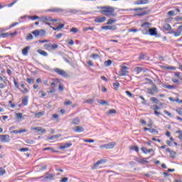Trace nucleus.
Wrapping results in <instances>:
<instances>
[{
    "instance_id": "27",
    "label": "nucleus",
    "mask_w": 182,
    "mask_h": 182,
    "mask_svg": "<svg viewBox=\"0 0 182 182\" xmlns=\"http://www.w3.org/2000/svg\"><path fill=\"white\" fill-rule=\"evenodd\" d=\"M59 48V45L54 43L53 45H50V50H55V49H58Z\"/></svg>"
},
{
    "instance_id": "8",
    "label": "nucleus",
    "mask_w": 182,
    "mask_h": 182,
    "mask_svg": "<svg viewBox=\"0 0 182 182\" xmlns=\"http://www.w3.org/2000/svg\"><path fill=\"white\" fill-rule=\"evenodd\" d=\"M127 68L126 65L122 66V70L119 71V76H126L127 73H129V71H127Z\"/></svg>"
},
{
    "instance_id": "32",
    "label": "nucleus",
    "mask_w": 182,
    "mask_h": 182,
    "mask_svg": "<svg viewBox=\"0 0 182 182\" xmlns=\"http://www.w3.org/2000/svg\"><path fill=\"white\" fill-rule=\"evenodd\" d=\"M129 149L134 151H136V153H139V146H129Z\"/></svg>"
},
{
    "instance_id": "55",
    "label": "nucleus",
    "mask_w": 182,
    "mask_h": 182,
    "mask_svg": "<svg viewBox=\"0 0 182 182\" xmlns=\"http://www.w3.org/2000/svg\"><path fill=\"white\" fill-rule=\"evenodd\" d=\"M5 173H6V171H5V169H4V168H0V176H4V174H5Z\"/></svg>"
},
{
    "instance_id": "61",
    "label": "nucleus",
    "mask_w": 182,
    "mask_h": 182,
    "mask_svg": "<svg viewBox=\"0 0 182 182\" xmlns=\"http://www.w3.org/2000/svg\"><path fill=\"white\" fill-rule=\"evenodd\" d=\"M149 133H151V134H153V133H156V134L159 133V131H157V130H156L154 129H149Z\"/></svg>"
},
{
    "instance_id": "31",
    "label": "nucleus",
    "mask_w": 182,
    "mask_h": 182,
    "mask_svg": "<svg viewBox=\"0 0 182 182\" xmlns=\"http://www.w3.org/2000/svg\"><path fill=\"white\" fill-rule=\"evenodd\" d=\"M24 18H28V19H31L32 21H36V19H39V16H25Z\"/></svg>"
},
{
    "instance_id": "41",
    "label": "nucleus",
    "mask_w": 182,
    "mask_h": 182,
    "mask_svg": "<svg viewBox=\"0 0 182 182\" xmlns=\"http://www.w3.org/2000/svg\"><path fill=\"white\" fill-rule=\"evenodd\" d=\"M149 13L147 11H144L141 14H136L134 16H144V15H147Z\"/></svg>"
},
{
    "instance_id": "43",
    "label": "nucleus",
    "mask_w": 182,
    "mask_h": 182,
    "mask_svg": "<svg viewBox=\"0 0 182 182\" xmlns=\"http://www.w3.org/2000/svg\"><path fill=\"white\" fill-rule=\"evenodd\" d=\"M22 117H23V115L22 114V113L19 112L16 114V118L19 120V119H22Z\"/></svg>"
},
{
    "instance_id": "3",
    "label": "nucleus",
    "mask_w": 182,
    "mask_h": 182,
    "mask_svg": "<svg viewBox=\"0 0 182 182\" xmlns=\"http://www.w3.org/2000/svg\"><path fill=\"white\" fill-rule=\"evenodd\" d=\"M9 83V80H8L6 77L0 76V89H5Z\"/></svg>"
},
{
    "instance_id": "45",
    "label": "nucleus",
    "mask_w": 182,
    "mask_h": 182,
    "mask_svg": "<svg viewBox=\"0 0 182 182\" xmlns=\"http://www.w3.org/2000/svg\"><path fill=\"white\" fill-rule=\"evenodd\" d=\"M44 49L50 52V44H45Z\"/></svg>"
},
{
    "instance_id": "36",
    "label": "nucleus",
    "mask_w": 182,
    "mask_h": 182,
    "mask_svg": "<svg viewBox=\"0 0 182 182\" xmlns=\"http://www.w3.org/2000/svg\"><path fill=\"white\" fill-rule=\"evenodd\" d=\"M176 134H178V139L182 141V131L181 130H178L176 132Z\"/></svg>"
},
{
    "instance_id": "6",
    "label": "nucleus",
    "mask_w": 182,
    "mask_h": 182,
    "mask_svg": "<svg viewBox=\"0 0 182 182\" xmlns=\"http://www.w3.org/2000/svg\"><path fill=\"white\" fill-rule=\"evenodd\" d=\"M105 163H107V159H100L97 161L92 166V170H96L97 167H99L100 164H105Z\"/></svg>"
},
{
    "instance_id": "38",
    "label": "nucleus",
    "mask_w": 182,
    "mask_h": 182,
    "mask_svg": "<svg viewBox=\"0 0 182 182\" xmlns=\"http://www.w3.org/2000/svg\"><path fill=\"white\" fill-rule=\"evenodd\" d=\"M164 113L165 114H166L168 117H171V118L173 117V114H171V112H170L166 109L164 110Z\"/></svg>"
},
{
    "instance_id": "48",
    "label": "nucleus",
    "mask_w": 182,
    "mask_h": 182,
    "mask_svg": "<svg viewBox=\"0 0 182 182\" xmlns=\"http://www.w3.org/2000/svg\"><path fill=\"white\" fill-rule=\"evenodd\" d=\"M144 58H146V54L141 53L139 55V60H143V59H144Z\"/></svg>"
},
{
    "instance_id": "24",
    "label": "nucleus",
    "mask_w": 182,
    "mask_h": 182,
    "mask_svg": "<svg viewBox=\"0 0 182 182\" xmlns=\"http://www.w3.org/2000/svg\"><path fill=\"white\" fill-rule=\"evenodd\" d=\"M29 102V97L28 96H26L23 97V99L22 100V105L23 106H28V102Z\"/></svg>"
},
{
    "instance_id": "28",
    "label": "nucleus",
    "mask_w": 182,
    "mask_h": 182,
    "mask_svg": "<svg viewBox=\"0 0 182 182\" xmlns=\"http://www.w3.org/2000/svg\"><path fill=\"white\" fill-rule=\"evenodd\" d=\"M163 28L165 31H171V26L168 23L164 24Z\"/></svg>"
},
{
    "instance_id": "56",
    "label": "nucleus",
    "mask_w": 182,
    "mask_h": 182,
    "mask_svg": "<svg viewBox=\"0 0 182 182\" xmlns=\"http://www.w3.org/2000/svg\"><path fill=\"white\" fill-rule=\"evenodd\" d=\"M77 28H70V32H71L72 33H77Z\"/></svg>"
},
{
    "instance_id": "59",
    "label": "nucleus",
    "mask_w": 182,
    "mask_h": 182,
    "mask_svg": "<svg viewBox=\"0 0 182 182\" xmlns=\"http://www.w3.org/2000/svg\"><path fill=\"white\" fill-rule=\"evenodd\" d=\"M17 25H19V23L15 22V23H12L11 24V26H9L10 29L12 28H15V26H16Z\"/></svg>"
},
{
    "instance_id": "64",
    "label": "nucleus",
    "mask_w": 182,
    "mask_h": 182,
    "mask_svg": "<svg viewBox=\"0 0 182 182\" xmlns=\"http://www.w3.org/2000/svg\"><path fill=\"white\" fill-rule=\"evenodd\" d=\"M69 178H63L60 182H67L68 181Z\"/></svg>"
},
{
    "instance_id": "49",
    "label": "nucleus",
    "mask_w": 182,
    "mask_h": 182,
    "mask_svg": "<svg viewBox=\"0 0 182 182\" xmlns=\"http://www.w3.org/2000/svg\"><path fill=\"white\" fill-rule=\"evenodd\" d=\"M112 60H107L105 61V66H110L112 65Z\"/></svg>"
},
{
    "instance_id": "53",
    "label": "nucleus",
    "mask_w": 182,
    "mask_h": 182,
    "mask_svg": "<svg viewBox=\"0 0 182 182\" xmlns=\"http://www.w3.org/2000/svg\"><path fill=\"white\" fill-rule=\"evenodd\" d=\"M39 94L41 95V97H45L46 96V92L43 90H40Z\"/></svg>"
},
{
    "instance_id": "12",
    "label": "nucleus",
    "mask_w": 182,
    "mask_h": 182,
    "mask_svg": "<svg viewBox=\"0 0 182 182\" xmlns=\"http://www.w3.org/2000/svg\"><path fill=\"white\" fill-rule=\"evenodd\" d=\"M150 159V157H147V158H143L141 159H136L137 163H139V164H149V161H147Z\"/></svg>"
},
{
    "instance_id": "17",
    "label": "nucleus",
    "mask_w": 182,
    "mask_h": 182,
    "mask_svg": "<svg viewBox=\"0 0 182 182\" xmlns=\"http://www.w3.org/2000/svg\"><path fill=\"white\" fill-rule=\"evenodd\" d=\"M71 124L74 126H77L80 124V119H79V117H76L75 118H74L71 122Z\"/></svg>"
},
{
    "instance_id": "35",
    "label": "nucleus",
    "mask_w": 182,
    "mask_h": 182,
    "mask_svg": "<svg viewBox=\"0 0 182 182\" xmlns=\"http://www.w3.org/2000/svg\"><path fill=\"white\" fill-rule=\"evenodd\" d=\"M113 23H116V20H114V18L108 19L107 25H113Z\"/></svg>"
},
{
    "instance_id": "52",
    "label": "nucleus",
    "mask_w": 182,
    "mask_h": 182,
    "mask_svg": "<svg viewBox=\"0 0 182 182\" xmlns=\"http://www.w3.org/2000/svg\"><path fill=\"white\" fill-rule=\"evenodd\" d=\"M65 42H67L68 43V45H71V46L75 45V41H73V40H72V39L66 40Z\"/></svg>"
},
{
    "instance_id": "1",
    "label": "nucleus",
    "mask_w": 182,
    "mask_h": 182,
    "mask_svg": "<svg viewBox=\"0 0 182 182\" xmlns=\"http://www.w3.org/2000/svg\"><path fill=\"white\" fill-rule=\"evenodd\" d=\"M114 7L109 6L100 7V14L105 15V16H117V14L114 13Z\"/></svg>"
},
{
    "instance_id": "40",
    "label": "nucleus",
    "mask_w": 182,
    "mask_h": 182,
    "mask_svg": "<svg viewBox=\"0 0 182 182\" xmlns=\"http://www.w3.org/2000/svg\"><path fill=\"white\" fill-rule=\"evenodd\" d=\"M90 58H92V59H94V60H96V59H99V58H100V55L94 53L90 56Z\"/></svg>"
},
{
    "instance_id": "22",
    "label": "nucleus",
    "mask_w": 182,
    "mask_h": 182,
    "mask_svg": "<svg viewBox=\"0 0 182 182\" xmlns=\"http://www.w3.org/2000/svg\"><path fill=\"white\" fill-rule=\"evenodd\" d=\"M141 151L143 152L144 154H147L148 153H152V151H154L153 149H147L145 147H141Z\"/></svg>"
},
{
    "instance_id": "44",
    "label": "nucleus",
    "mask_w": 182,
    "mask_h": 182,
    "mask_svg": "<svg viewBox=\"0 0 182 182\" xmlns=\"http://www.w3.org/2000/svg\"><path fill=\"white\" fill-rule=\"evenodd\" d=\"M155 93L159 92V87L157 85H153L152 88H151Z\"/></svg>"
},
{
    "instance_id": "63",
    "label": "nucleus",
    "mask_w": 182,
    "mask_h": 182,
    "mask_svg": "<svg viewBox=\"0 0 182 182\" xmlns=\"http://www.w3.org/2000/svg\"><path fill=\"white\" fill-rule=\"evenodd\" d=\"M148 93L149 95H154L156 92L151 88H149L148 89Z\"/></svg>"
},
{
    "instance_id": "62",
    "label": "nucleus",
    "mask_w": 182,
    "mask_h": 182,
    "mask_svg": "<svg viewBox=\"0 0 182 182\" xmlns=\"http://www.w3.org/2000/svg\"><path fill=\"white\" fill-rule=\"evenodd\" d=\"M152 109H153V110H154V112H156L157 110H160V108H159V107L158 105H154L152 107Z\"/></svg>"
},
{
    "instance_id": "5",
    "label": "nucleus",
    "mask_w": 182,
    "mask_h": 182,
    "mask_svg": "<svg viewBox=\"0 0 182 182\" xmlns=\"http://www.w3.org/2000/svg\"><path fill=\"white\" fill-rule=\"evenodd\" d=\"M0 141L1 143H9L11 141V136L8 134L0 135Z\"/></svg>"
},
{
    "instance_id": "9",
    "label": "nucleus",
    "mask_w": 182,
    "mask_h": 182,
    "mask_svg": "<svg viewBox=\"0 0 182 182\" xmlns=\"http://www.w3.org/2000/svg\"><path fill=\"white\" fill-rule=\"evenodd\" d=\"M134 71L136 72L137 75H139V73H141V72H144V73H146V72H149V69L136 67L134 68Z\"/></svg>"
},
{
    "instance_id": "33",
    "label": "nucleus",
    "mask_w": 182,
    "mask_h": 182,
    "mask_svg": "<svg viewBox=\"0 0 182 182\" xmlns=\"http://www.w3.org/2000/svg\"><path fill=\"white\" fill-rule=\"evenodd\" d=\"M164 87H165V89H169L170 90H173V89H176V85H165Z\"/></svg>"
},
{
    "instance_id": "60",
    "label": "nucleus",
    "mask_w": 182,
    "mask_h": 182,
    "mask_svg": "<svg viewBox=\"0 0 182 182\" xmlns=\"http://www.w3.org/2000/svg\"><path fill=\"white\" fill-rule=\"evenodd\" d=\"M83 141H85V143H95L93 139H83Z\"/></svg>"
},
{
    "instance_id": "42",
    "label": "nucleus",
    "mask_w": 182,
    "mask_h": 182,
    "mask_svg": "<svg viewBox=\"0 0 182 182\" xmlns=\"http://www.w3.org/2000/svg\"><path fill=\"white\" fill-rule=\"evenodd\" d=\"M114 88L115 89V90H117V89H119V87H120V84L118 82H116L113 84Z\"/></svg>"
},
{
    "instance_id": "19",
    "label": "nucleus",
    "mask_w": 182,
    "mask_h": 182,
    "mask_svg": "<svg viewBox=\"0 0 182 182\" xmlns=\"http://www.w3.org/2000/svg\"><path fill=\"white\" fill-rule=\"evenodd\" d=\"M30 50H31V46H26L24 48H23L21 52L23 56H28V53Z\"/></svg>"
},
{
    "instance_id": "26",
    "label": "nucleus",
    "mask_w": 182,
    "mask_h": 182,
    "mask_svg": "<svg viewBox=\"0 0 182 182\" xmlns=\"http://www.w3.org/2000/svg\"><path fill=\"white\" fill-rule=\"evenodd\" d=\"M34 116L35 117H37V119H40V117H42V116H45V111L37 112L34 114Z\"/></svg>"
},
{
    "instance_id": "54",
    "label": "nucleus",
    "mask_w": 182,
    "mask_h": 182,
    "mask_svg": "<svg viewBox=\"0 0 182 182\" xmlns=\"http://www.w3.org/2000/svg\"><path fill=\"white\" fill-rule=\"evenodd\" d=\"M9 104L10 105L11 109H15L16 107V105H15V104H14L11 100L9 101Z\"/></svg>"
},
{
    "instance_id": "11",
    "label": "nucleus",
    "mask_w": 182,
    "mask_h": 182,
    "mask_svg": "<svg viewBox=\"0 0 182 182\" xmlns=\"http://www.w3.org/2000/svg\"><path fill=\"white\" fill-rule=\"evenodd\" d=\"M94 22L95 23H103V22H106V17H96Z\"/></svg>"
},
{
    "instance_id": "13",
    "label": "nucleus",
    "mask_w": 182,
    "mask_h": 182,
    "mask_svg": "<svg viewBox=\"0 0 182 182\" xmlns=\"http://www.w3.org/2000/svg\"><path fill=\"white\" fill-rule=\"evenodd\" d=\"M167 153H169L171 159H176V156H177V153L174 151H171L170 148L166 149Z\"/></svg>"
},
{
    "instance_id": "20",
    "label": "nucleus",
    "mask_w": 182,
    "mask_h": 182,
    "mask_svg": "<svg viewBox=\"0 0 182 182\" xmlns=\"http://www.w3.org/2000/svg\"><path fill=\"white\" fill-rule=\"evenodd\" d=\"M14 134H22V133H28V129H20V130H14L11 132Z\"/></svg>"
},
{
    "instance_id": "50",
    "label": "nucleus",
    "mask_w": 182,
    "mask_h": 182,
    "mask_svg": "<svg viewBox=\"0 0 182 182\" xmlns=\"http://www.w3.org/2000/svg\"><path fill=\"white\" fill-rule=\"evenodd\" d=\"M116 113H117V111L116 109H109L108 112V114H116Z\"/></svg>"
},
{
    "instance_id": "16",
    "label": "nucleus",
    "mask_w": 182,
    "mask_h": 182,
    "mask_svg": "<svg viewBox=\"0 0 182 182\" xmlns=\"http://www.w3.org/2000/svg\"><path fill=\"white\" fill-rule=\"evenodd\" d=\"M84 131H85V129H83V127L82 126H77L73 129V132H75V133H82Z\"/></svg>"
},
{
    "instance_id": "47",
    "label": "nucleus",
    "mask_w": 182,
    "mask_h": 182,
    "mask_svg": "<svg viewBox=\"0 0 182 182\" xmlns=\"http://www.w3.org/2000/svg\"><path fill=\"white\" fill-rule=\"evenodd\" d=\"M33 39V36L31 33H28L26 36V40L27 41H32Z\"/></svg>"
},
{
    "instance_id": "15",
    "label": "nucleus",
    "mask_w": 182,
    "mask_h": 182,
    "mask_svg": "<svg viewBox=\"0 0 182 182\" xmlns=\"http://www.w3.org/2000/svg\"><path fill=\"white\" fill-rule=\"evenodd\" d=\"M149 33L151 36H156L157 35V28H149Z\"/></svg>"
},
{
    "instance_id": "4",
    "label": "nucleus",
    "mask_w": 182,
    "mask_h": 182,
    "mask_svg": "<svg viewBox=\"0 0 182 182\" xmlns=\"http://www.w3.org/2000/svg\"><path fill=\"white\" fill-rule=\"evenodd\" d=\"M54 72L59 75L60 76H63V77H68V73L66 71L60 69V68H54Z\"/></svg>"
},
{
    "instance_id": "14",
    "label": "nucleus",
    "mask_w": 182,
    "mask_h": 182,
    "mask_svg": "<svg viewBox=\"0 0 182 182\" xmlns=\"http://www.w3.org/2000/svg\"><path fill=\"white\" fill-rule=\"evenodd\" d=\"M54 80L60 84L58 86V90H60V92H63V90H65V86H63V84L60 82V80H59V78H55Z\"/></svg>"
},
{
    "instance_id": "57",
    "label": "nucleus",
    "mask_w": 182,
    "mask_h": 182,
    "mask_svg": "<svg viewBox=\"0 0 182 182\" xmlns=\"http://www.w3.org/2000/svg\"><path fill=\"white\" fill-rule=\"evenodd\" d=\"M72 105H73L72 101L68 100V101H66V102H64V106H70Z\"/></svg>"
},
{
    "instance_id": "39",
    "label": "nucleus",
    "mask_w": 182,
    "mask_h": 182,
    "mask_svg": "<svg viewBox=\"0 0 182 182\" xmlns=\"http://www.w3.org/2000/svg\"><path fill=\"white\" fill-rule=\"evenodd\" d=\"M175 112L176 113H178V114H179V116H182V108L180 107H177L175 110Z\"/></svg>"
},
{
    "instance_id": "21",
    "label": "nucleus",
    "mask_w": 182,
    "mask_h": 182,
    "mask_svg": "<svg viewBox=\"0 0 182 182\" xmlns=\"http://www.w3.org/2000/svg\"><path fill=\"white\" fill-rule=\"evenodd\" d=\"M47 12H63V9L60 8H53L47 10Z\"/></svg>"
},
{
    "instance_id": "7",
    "label": "nucleus",
    "mask_w": 182,
    "mask_h": 182,
    "mask_svg": "<svg viewBox=\"0 0 182 182\" xmlns=\"http://www.w3.org/2000/svg\"><path fill=\"white\" fill-rule=\"evenodd\" d=\"M116 146V142L112 141L107 144L101 145L100 147V149H113Z\"/></svg>"
},
{
    "instance_id": "58",
    "label": "nucleus",
    "mask_w": 182,
    "mask_h": 182,
    "mask_svg": "<svg viewBox=\"0 0 182 182\" xmlns=\"http://www.w3.org/2000/svg\"><path fill=\"white\" fill-rule=\"evenodd\" d=\"M18 35V31H14V33H9V36L14 38V36H16Z\"/></svg>"
},
{
    "instance_id": "29",
    "label": "nucleus",
    "mask_w": 182,
    "mask_h": 182,
    "mask_svg": "<svg viewBox=\"0 0 182 182\" xmlns=\"http://www.w3.org/2000/svg\"><path fill=\"white\" fill-rule=\"evenodd\" d=\"M37 52L38 53H39V55H41L42 56H45V57L48 56V53L45 50H38Z\"/></svg>"
},
{
    "instance_id": "18",
    "label": "nucleus",
    "mask_w": 182,
    "mask_h": 182,
    "mask_svg": "<svg viewBox=\"0 0 182 182\" xmlns=\"http://www.w3.org/2000/svg\"><path fill=\"white\" fill-rule=\"evenodd\" d=\"M149 4V0H138L134 2L135 5H146Z\"/></svg>"
},
{
    "instance_id": "37",
    "label": "nucleus",
    "mask_w": 182,
    "mask_h": 182,
    "mask_svg": "<svg viewBox=\"0 0 182 182\" xmlns=\"http://www.w3.org/2000/svg\"><path fill=\"white\" fill-rule=\"evenodd\" d=\"M95 27H85L82 29L83 32H87V31H94Z\"/></svg>"
},
{
    "instance_id": "46",
    "label": "nucleus",
    "mask_w": 182,
    "mask_h": 182,
    "mask_svg": "<svg viewBox=\"0 0 182 182\" xmlns=\"http://www.w3.org/2000/svg\"><path fill=\"white\" fill-rule=\"evenodd\" d=\"M150 100L151 102H153V103H159V99L154 97H151Z\"/></svg>"
},
{
    "instance_id": "10",
    "label": "nucleus",
    "mask_w": 182,
    "mask_h": 182,
    "mask_svg": "<svg viewBox=\"0 0 182 182\" xmlns=\"http://www.w3.org/2000/svg\"><path fill=\"white\" fill-rule=\"evenodd\" d=\"M42 22H58V19H53L50 16H46L42 18Z\"/></svg>"
},
{
    "instance_id": "2",
    "label": "nucleus",
    "mask_w": 182,
    "mask_h": 182,
    "mask_svg": "<svg viewBox=\"0 0 182 182\" xmlns=\"http://www.w3.org/2000/svg\"><path fill=\"white\" fill-rule=\"evenodd\" d=\"M31 33L35 36V38H38V36L42 38L43 36H46V30H34L31 32Z\"/></svg>"
},
{
    "instance_id": "23",
    "label": "nucleus",
    "mask_w": 182,
    "mask_h": 182,
    "mask_svg": "<svg viewBox=\"0 0 182 182\" xmlns=\"http://www.w3.org/2000/svg\"><path fill=\"white\" fill-rule=\"evenodd\" d=\"M50 28L53 31H59V29H63L65 28V24L62 23L57 26V27L50 26Z\"/></svg>"
},
{
    "instance_id": "30",
    "label": "nucleus",
    "mask_w": 182,
    "mask_h": 182,
    "mask_svg": "<svg viewBox=\"0 0 182 182\" xmlns=\"http://www.w3.org/2000/svg\"><path fill=\"white\" fill-rule=\"evenodd\" d=\"M21 87L23 90L21 91L22 93H29V89H28L23 84H21Z\"/></svg>"
},
{
    "instance_id": "25",
    "label": "nucleus",
    "mask_w": 182,
    "mask_h": 182,
    "mask_svg": "<svg viewBox=\"0 0 182 182\" xmlns=\"http://www.w3.org/2000/svg\"><path fill=\"white\" fill-rule=\"evenodd\" d=\"M72 143H67L64 145L60 146V150H65V149H69V147H71Z\"/></svg>"
},
{
    "instance_id": "51",
    "label": "nucleus",
    "mask_w": 182,
    "mask_h": 182,
    "mask_svg": "<svg viewBox=\"0 0 182 182\" xmlns=\"http://www.w3.org/2000/svg\"><path fill=\"white\" fill-rule=\"evenodd\" d=\"M9 36V33H5L0 34V38H8Z\"/></svg>"
},
{
    "instance_id": "34",
    "label": "nucleus",
    "mask_w": 182,
    "mask_h": 182,
    "mask_svg": "<svg viewBox=\"0 0 182 182\" xmlns=\"http://www.w3.org/2000/svg\"><path fill=\"white\" fill-rule=\"evenodd\" d=\"M141 28H144V29H149L150 28V23L145 22L141 25Z\"/></svg>"
}]
</instances>
